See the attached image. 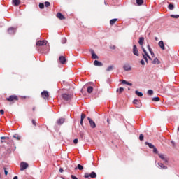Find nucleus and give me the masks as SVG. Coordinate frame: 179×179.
I'll return each instance as SVG.
<instances>
[{
    "instance_id": "nucleus-4",
    "label": "nucleus",
    "mask_w": 179,
    "mask_h": 179,
    "mask_svg": "<svg viewBox=\"0 0 179 179\" xmlns=\"http://www.w3.org/2000/svg\"><path fill=\"white\" fill-rule=\"evenodd\" d=\"M62 97L63 100H65V101H69V100H71L72 99V96H71L70 94H63L62 95Z\"/></svg>"
},
{
    "instance_id": "nucleus-18",
    "label": "nucleus",
    "mask_w": 179,
    "mask_h": 179,
    "mask_svg": "<svg viewBox=\"0 0 179 179\" xmlns=\"http://www.w3.org/2000/svg\"><path fill=\"white\" fill-rule=\"evenodd\" d=\"M85 118H86V115L82 113L81 119H80V125H82V127H83V120H85Z\"/></svg>"
},
{
    "instance_id": "nucleus-33",
    "label": "nucleus",
    "mask_w": 179,
    "mask_h": 179,
    "mask_svg": "<svg viewBox=\"0 0 179 179\" xmlns=\"http://www.w3.org/2000/svg\"><path fill=\"white\" fill-rule=\"evenodd\" d=\"M152 101H160V98L158 96L152 99Z\"/></svg>"
},
{
    "instance_id": "nucleus-21",
    "label": "nucleus",
    "mask_w": 179,
    "mask_h": 179,
    "mask_svg": "<svg viewBox=\"0 0 179 179\" xmlns=\"http://www.w3.org/2000/svg\"><path fill=\"white\" fill-rule=\"evenodd\" d=\"M144 42H145V38L141 37L138 41V43L140 44V45H143Z\"/></svg>"
},
{
    "instance_id": "nucleus-43",
    "label": "nucleus",
    "mask_w": 179,
    "mask_h": 179,
    "mask_svg": "<svg viewBox=\"0 0 179 179\" xmlns=\"http://www.w3.org/2000/svg\"><path fill=\"white\" fill-rule=\"evenodd\" d=\"M32 124H33V125H34V127H37V122H36V120L34 119L32 120Z\"/></svg>"
},
{
    "instance_id": "nucleus-31",
    "label": "nucleus",
    "mask_w": 179,
    "mask_h": 179,
    "mask_svg": "<svg viewBox=\"0 0 179 179\" xmlns=\"http://www.w3.org/2000/svg\"><path fill=\"white\" fill-rule=\"evenodd\" d=\"M117 92L119 93V94H121V93L124 92V87H120L119 89L117 90Z\"/></svg>"
},
{
    "instance_id": "nucleus-20",
    "label": "nucleus",
    "mask_w": 179,
    "mask_h": 179,
    "mask_svg": "<svg viewBox=\"0 0 179 179\" xmlns=\"http://www.w3.org/2000/svg\"><path fill=\"white\" fill-rule=\"evenodd\" d=\"M117 20H118V19H117V18L110 20V26H114V24H115V23L117 22Z\"/></svg>"
},
{
    "instance_id": "nucleus-49",
    "label": "nucleus",
    "mask_w": 179,
    "mask_h": 179,
    "mask_svg": "<svg viewBox=\"0 0 179 179\" xmlns=\"http://www.w3.org/2000/svg\"><path fill=\"white\" fill-rule=\"evenodd\" d=\"M0 114L3 115V114H5V111L3 110H0Z\"/></svg>"
},
{
    "instance_id": "nucleus-63",
    "label": "nucleus",
    "mask_w": 179,
    "mask_h": 179,
    "mask_svg": "<svg viewBox=\"0 0 179 179\" xmlns=\"http://www.w3.org/2000/svg\"><path fill=\"white\" fill-rule=\"evenodd\" d=\"M78 168H75V169L76 170Z\"/></svg>"
},
{
    "instance_id": "nucleus-12",
    "label": "nucleus",
    "mask_w": 179,
    "mask_h": 179,
    "mask_svg": "<svg viewBox=\"0 0 179 179\" xmlns=\"http://www.w3.org/2000/svg\"><path fill=\"white\" fill-rule=\"evenodd\" d=\"M158 156L162 160H164L165 163H169V159L164 157L163 154H158Z\"/></svg>"
},
{
    "instance_id": "nucleus-55",
    "label": "nucleus",
    "mask_w": 179,
    "mask_h": 179,
    "mask_svg": "<svg viewBox=\"0 0 179 179\" xmlns=\"http://www.w3.org/2000/svg\"><path fill=\"white\" fill-rule=\"evenodd\" d=\"M129 86H132V83L127 82V84Z\"/></svg>"
},
{
    "instance_id": "nucleus-45",
    "label": "nucleus",
    "mask_w": 179,
    "mask_h": 179,
    "mask_svg": "<svg viewBox=\"0 0 179 179\" xmlns=\"http://www.w3.org/2000/svg\"><path fill=\"white\" fill-rule=\"evenodd\" d=\"M143 138H144L143 134H140V136H139L140 141H143Z\"/></svg>"
},
{
    "instance_id": "nucleus-58",
    "label": "nucleus",
    "mask_w": 179,
    "mask_h": 179,
    "mask_svg": "<svg viewBox=\"0 0 179 179\" xmlns=\"http://www.w3.org/2000/svg\"><path fill=\"white\" fill-rule=\"evenodd\" d=\"M112 50H115V46H113L110 48Z\"/></svg>"
},
{
    "instance_id": "nucleus-28",
    "label": "nucleus",
    "mask_w": 179,
    "mask_h": 179,
    "mask_svg": "<svg viewBox=\"0 0 179 179\" xmlns=\"http://www.w3.org/2000/svg\"><path fill=\"white\" fill-rule=\"evenodd\" d=\"M158 166L161 168V169H167V166H164V164H163V163H158Z\"/></svg>"
},
{
    "instance_id": "nucleus-39",
    "label": "nucleus",
    "mask_w": 179,
    "mask_h": 179,
    "mask_svg": "<svg viewBox=\"0 0 179 179\" xmlns=\"http://www.w3.org/2000/svg\"><path fill=\"white\" fill-rule=\"evenodd\" d=\"M39 8H40V9H44V3H39Z\"/></svg>"
},
{
    "instance_id": "nucleus-54",
    "label": "nucleus",
    "mask_w": 179,
    "mask_h": 179,
    "mask_svg": "<svg viewBox=\"0 0 179 179\" xmlns=\"http://www.w3.org/2000/svg\"><path fill=\"white\" fill-rule=\"evenodd\" d=\"M65 43H66V38L63 39V44H65Z\"/></svg>"
},
{
    "instance_id": "nucleus-26",
    "label": "nucleus",
    "mask_w": 179,
    "mask_h": 179,
    "mask_svg": "<svg viewBox=\"0 0 179 179\" xmlns=\"http://www.w3.org/2000/svg\"><path fill=\"white\" fill-rule=\"evenodd\" d=\"M136 2L138 6L143 5V0H136Z\"/></svg>"
},
{
    "instance_id": "nucleus-40",
    "label": "nucleus",
    "mask_w": 179,
    "mask_h": 179,
    "mask_svg": "<svg viewBox=\"0 0 179 179\" xmlns=\"http://www.w3.org/2000/svg\"><path fill=\"white\" fill-rule=\"evenodd\" d=\"M171 17H173L174 19H178L179 15H171Z\"/></svg>"
},
{
    "instance_id": "nucleus-13",
    "label": "nucleus",
    "mask_w": 179,
    "mask_h": 179,
    "mask_svg": "<svg viewBox=\"0 0 179 179\" xmlns=\"http://www.w3.org/2000/svg\"><path fill=\"white\" fill-rule=\"evenodd\" d=\"M56 17H57V19H59L60 20H65V17L61 13H57Z\"/></svg>"
},
{
    "instance_id": "nucleus-36",
    "label": "nucleus",
    "mask_w": 179,
    "mask_h": 179,
    "mask_svg": "<svg viewBox=\"0 0 179 179\" xmlns=\"http://www.w3.org/2000/svg\"><path fill=\"white\" fill-rule=\"evenodd\" d=\"M152 149H153V153H155L156 155L159 153V151H157V148H156V147H154Z\"/></svg>"
},
{
    "instance_id": "nucleus-56",
    "label": "nucleus",
    "mask_w": 179,
    "mask_h": 179,
    "mask_svg": "<svg viewBox=\"0 0 179 179\" xmlns=\"http://www.w3.org/2000/svg\"><path fill=\"white\" fill-rule=\"evenodd\" d=\"M171 143H172L173 146H176V143H174V141H171Z\"/></svg>"
},
{
    "instance_id": "nucleus-3",
    "label": "nucleus",
    "mask_w": 179,
    "mask_h": 179,
    "mask_svg": "<svg viewBox=\"0 0 179 179\" xmlns=\"http://www.w3.org/2000/svg\"><path fill=\"white\" fill-rule=\"evenodd\" d=\"M41 96L44 100H48L50 97V94H48V91H43L41 92Z\"/></svg>"
},
{
    "instance_id": "nucleus-24",
    "label": "nucleus",
    "mask_w": 179,
    "mask_h": 179,
    "mask_svg": "<svg viewBox=\"0 0 179 179\" xmlns=\"http://www.w3.org/2000/svg\"><path fill=\"white\" fill-rule=\"evenodd\" d=\"M152 64H155V65H159V64H160V61L159 60V59H157V57H156L152 61Z\"/></svg>"
},
{
    "instance_id": "nucleus-27",
    "label": "nucleus",
    "mask_w": 179,
    "mask_h": 179,
    "mask_svg": "<svg viewBox=\"0 0 179 179\" xmlns=\"http://www.w3.org/2000/svg\"><path fill=\"white\" fill-rule=\"evenodd\" d=\"M135 94L138 96V97H142V96H143V94H142V92H140L138 90H136L135 91Z\"/></svg>"
},
{
    "instance_id": "nucleus-35",
    "label": "nucleus",
    "mask_w": 179,
    "mask_h": 179,
    "mask_svg": "<svg viewBox=\"0 0 179 179\" xmlns=\"http://www.w3.org/2000/svg\"><path fill=\"white\" fill-rule=\"evenodd\" d=\"M143 57L145 59V62L148 64V56H146V55L143 54Z\"/></svg>"
},
{
    "instance_id": "nucleus-44",
    "label": "nucleus",
    "mask_w": 179,
    "mask_h": 179,
    "mask_svg": "<svg viewBox=\"0 0 179 179\" xmlns=\"http://www.w3.org/2000/svg\"><path fill=\"white\" fill-rule=\"evenodd\" d=\"M13 138H15V139H17V141H20V136L14 135Z\"/></svg>"
},
{
    "instance_id": "nucleus-2",
    "label": "nucleus",
    "mask_w": 179,
    "mask_h": 179,
    "mask_svg": "<svg viewBox=\"0 0 179 179\" xmlns=\"http://www.w3.org/2000/svg\"><path fill=\"white\" fill-rule=\"evenodd\" d=\"M7 101H17L19 100V97L16 95H11L8 98L6 99Z\"/></svg>"
},
{
    "instance_id": "nucleus-51",
    "label": "nucleus",
    "mask_w": 179,
    "mask_h": 179,
    "mask_svg": "<svg viewBox=\"0 0 179 179\" xmlns=\"http://www.w3.org/2000/svg\"><path fill=\"white\" fill-rule=\"evenodd\" d=\"M1 139H8V140H9V137L2 136V137H1Z\"/></svg>"
},
{
    "instance_id": "nucleus-52",
    "label": "nucleus",
    "mask_w": 179,
    "mask_h": 179,
    "mask_svg": "<svg viewBox=\"0 0 179 179\" xmlns=\"http://www.w3.org/2000/svg\"><path fill=\"white\" fill-rule=\"evenodd\" d=\"M152 57H155V52H153V50H151V52H150Z\"/></svg>"
},
{
    "instance_id": "nucleus-61",
    "label": "nucleus",
    "mask_w": 179,
    "mask_h": 179,
    "mask_svg": "<svg viewBox=\"0 0 179 179\" xmlns=\"http://www.w3.org/2000/svg\"><path fill=\"white\" fill-rule=\"evenodd\" d=\"M32 110H33V111H36V108L34 107Z\"/></svg>"
},
{
    "instance_id": "nucleus-1",
    "label": "nucleus",
    "mask_w": 179,
    "mask_h": 179,
    "mask_svg": "<svg viewBox=\"0 0 179 179\" xmlns=\"http://www.w3.org/2000/svg\"><path fill=\"white\" fill-rule=\"evenodd\" d=\"M84 177L85 178H89V177L91 178H96V177H97V174H96V172L92 171L91 173H85Z\"/></svg>"
},
{
    "instance_id": "nucleus-48",
    "label": "nucleus",
    "mask_w": 179,
    "mask_h": 179,
    "mask_svg": "<svg viewBox=\"0 0 179 179\" xmlns=\"http://www.w3.org/2000/svg\"><path fill=\"white\" fill-rule=\"evenodd\" d=\"M140 64H141V65H145V61L143 59L141 60Z\"/></svg>"
},
{
    "instance_id": "nucleus-59",
    "label": "nucleus",
    "mask_w": 179,
    "mask_h": 179,
    "mask_svg": "<svg viewBox=\"0 0 179 179\" xmlns=\"http://www.w3.org/2000/svg\"><path fill=\"white\" fill-rule=\"evenodd\" d=\"M107 122H108V124H110V119H107Z\"/></svg>"
},
{
    "instance_id": "nucleus-64",
    "label": "nucleus",
    "mask_w": 179,
    "mask_h": 179,
    "mask_svg": "<svg viewBox=\"0 0 179 179\" xmlns=\"http://www.w3.org/2000/svg\"><path fill=\"white\" fill-rule=\"evenodd\" d=\"M0 178H1V173H0Z\"/></svg>"
},
{
    "instance_id": "nucleus-11",
    "label": "nucleus",
    "mask_w": 179,
    "mask_h": 179,
    "mask_svg": "<svg viewBox=\"0 0 179 179\" xmlns=\"http://www.w3.org/2000/svg\"><path fill=\"white\" fill-rule=\"evenodd\" d=\"M87 120L90 122L91 128H96V123L94 122V121H93V120H92V118L90 117H87Z\"/></svg>"
},
{
    "instance_id": "nucleus-62",
    "label": "nucleus",
    "mask_w": 179,
    "mask_h": 179,
    "mask_svg": "<svg viewBox=\"0 0 179 179\" xmlns=\"http://www.w3.org/2000/svg\"><path fill=\"white\" fill-rule=\"evenodd\" d=\"M13 179H18L17 176H15Z\"/></svg>"
},
{
    "instance_id": "nucleus-10",
    "label": "nucleus",
    "mask_w": 179,
    "mask_h": 179,
    "mask_svg": "<svg viewBox=\"0 0 179 179\" xmlns=\"http://www.w3.org/2000/svg\"><path fill=\"white\" fill-rule=\"evenodd\" d=\"M133 54L136 55V57H139V52L138 51V48L136 45L133 46Z\"/></svg>"
},
{
    "instance_id": "nucleus-9",
    "label": "nucleus",
    "mask_w": 179,
    "mask_h": 179,
    "mask_svg": "<svg viewBox=\"0 0 179 179\" xmlns=\"http://www.w3.org/2000/svg\"><path fill=\"white\" fill-rule=\"evenodd\" d=\"M36 45L38 46H43V45H47V41H38L36 42Z\"/></svg>"
},
{
    "instance_id": "nucleus-41",
    "label": "nucleus",
    "mask_w": 179,
    "mask_h": 179,
    "mask_svg": "<svg viewBox=\"0 0 179 179\" xmlns=\"http://www.w3.org/2000/svg\"><path fill=\"white\" fill-rule=\"evenodd\" d=\"M77 168L78 169V170H82L83 169V166H82V165H80V164H78L77 165Z\"/></svg>"
},
{
    "instance_id": "nucleus-7",
    "label": "nucleus",
    "mask_w": 179,
    "mask_h": 179,
    "mask_svg": "<svg viewBox=\"0 0 179 179\" xmlns=\"http://www.w3.org/2000/svg\"><path fill=\"white\" fill-rule=\"evenodd\" d=\"M8 34H11V35L15 34V33H16V28L12 27L8 28Z\"/></svg>"
},
{
    "instance_id": "nucleus-8",
    "label": "nucleus",
    "mask_w": 179,
    "mask_h": 179,
    "mask_svg": "<svg viewBox=\"0 0 179 179\" xmlns=\"http://www.w3.org/2000/svg\"><path fill=\"white\" fill-rule=\"evenodd\" d=\"M59 61L60 64L62 65H64V64H66V58L64 56H60L59 58Z\"/></svg>"
},
{
    "instance_id": "nucleus-22",
    "label": "nucleus",
    "mask_w": 179,
    "mask_h": 179,
    "mask_svg": "<svg viewBox=\"0 0 179 179\" xmlns=\"http://www.w3.org/2000/svg\"><path fill=\"white\" fill-rule=\"evenodd\" d=\"M142 50L145 54V55H146V57L150 59V61H152V57H150V56H149V54H148V52L146 51L145 49H144V48H142Z\"/></svg>"
},
{
    "instance_id": "nucleus-38",
    "label": "nucleus",
    "mask_w": 179,
    "mask_h": 179,
    "mask_svg": "<svg viewBox=\"0 0 179 179\" xmlns=\"http://www.w3.org/2000/svg\"><path fill=\"white\" fill-rule=\"evenodd\" d=\"M50 5H51V3L48 1H45V8H48V6H50Z\"/></svg>"
},
{
    "instance_id": "nucleus-53",
    "label": "nucleus",
    "mask_w": 179,
    "mask_h": 179,
    "mask_svg": "<svg viewBox=\"0 0 179 179\" xmlns=\"http://www.w3.org/2000/svg\"><path fill=\"white\" fill-rule=\"evenodd\" d=\"M59 173H64V169L60 168L59 169Z\"/></svg>"
},
{
    "instance_id": "nucleus-15",
    "label": "nucleus",
    "mask_w": 179,
    "mask_h": 179,
    "mask_svg": "<svg viewBox=\"0 0 179 179\" xmlns=\"http://www.w3.org/2000/svg\"><path fill=\"white\" fill-rule=\"evenodd\" d=\"M158 45H159L161 50H166V48L164 47V42H163V41H160L158 43Z\"/></svg>"
},
{
    "instance_id": "nucleus-5",
    "label": "nucleus",
    "mask_w": 179,
    "mask_h": 179,
    "mask_svg": "<svg viewBox=\"0 0 179 179\" xmlns=\"http://www.w3.org/2000/svg\"><path fill=\"white\" fill-rule=\"evenodd\" d=\"M133 104H134V106L137 108H140V107H142V103H141V101L138 99H134L133 101Z\"/></svg>"
},
{
    "instance_id": "nucleus-47",
    "label": "nucleus",
    "mask_w": 179,
    "mask_h": 179,
    "mask_svg": "<svg viewBox=\"0 0 179 179\" xmlns=\"http://www.w3.org/2000/svg\"><path fill=\"white\" fill-rule=\"evenodd\" d=\"M78 142H79V141L78 140V138H76V139L73 140V143H74L75 145L78 144Z\"/></svg>"
},
{
    "instance_id": "nucleus-30",
    "label": "nucleus",
    "mask_w": 179,
    "mask_h": 179,
    "mask_svg": "<svg viewBox=\"0 0 179 179\" xmlns=\"http://www.w3.org/2000/svg\"><path fill=\"white\" fill-rule=\"evenodd\" d=\"M114 69V66H109L107 69L106 71L107 72H110V71H113Z\"/></svg>"
},
{
    "instance_id": "nucleus-19",
    "label": "nucleus",
    "mask_w": 179,
    "mask_h": 179,
    "mask_svg": "<svg viewBox=\"0 0 179 179\" xmlns=\"http://www.w3.org/2000/svg\"><path fill=\"white\" fill-rule=\"evenodd\" d=\"M14 6H19L20 5V0H13Z\"/></svg>"
},
{
    "instance_id": "nucleus-37",
    "label": "nucleus",
    "mask_w": 179,
    "mask_h": 179,
    "mask_svg": "<svg viewBox=\"0 0 179 179\" xmlns=\"http://www.w3.org/2000/svg\"><path fill=\"white\" fill-rule=\"evenodd\" d=\"M148 94H149V96L153 95V91L152 90H149L148 91Z\"/></svg>"
},
{
    "instance_id": "nucleus-42",
    "label": "nucleus",
    "mask_w": 179,
    "mask_h": 179,
    "mask_svg": "<svg viewBox=\"0 0 179 179\" xmlns=\"http://www.w3.org/2000/svg\"><path fill=\"white\" fill-rule=\"evenodd\" d=\"M147 48H148V51L150 52H152V51H153V50H152V48H150V45H147Z\"/></svg>"
},
{
    "instance_id": "nucleus-60",
    "label": "nucleus",
    "mask_w": 179,
    "mask_h": 179,
    "mask_svg": "<svg viewBox=\"0 0 179 179\" xmlns=\"http://www.w3.org/2000/svg\"><path fill=\"white\" fill-rule=\"evenodd\" d=\"M42 52H45V53L48 52V50L43 51Z\"/></svg>"
},
{
    "instance_id": "nucleus-29",
    "label": "nucleus",
    "mask_w": 179,
    "mask_h": 179,
    "mask_svg": "<svg viewBox=\"0 0 179 179\" xmlns=\"http://www.w3.org/2000/svg\"><path fill=\"white\" fill-rule=\"evenodd\" d=\"M87 93H92L93 92V87L90 86L87 87Z\"/></svg>"
},
{
    "instance_id": "nucleus-14",
    "label": "nucleus",
    "mask_w": 179,
    "mask_h": 179,
    "mask_svg": "<svg viewBox=\"0 0 179 179\" xmlns=\"http://www.w3.org/2000/svg\"><path fill=\"white\" fill-rule=\"evenodd\" d=\"M91 54H92V59H99V56H97V55H96V53H94V50H92Z\"/></svg>"
},
{
    "instance_id": "nucleus-23",
    "label": "nucleus",
    "mask_w": 179,
    "mask_h": 179,
    "mask_svg": "<svg viewBox=\"0 0 179 179\" xmlns=\"http://www.w3.org/2000/svg\"><path fill=\"white\" fill-rule=\"evenodd\" d=\"M123 69H124V71H131V66H129V64H125L123 66Z\"/></svg>"
},
{
    "instance_id": "nucleus-46",
    "label": "nucleus",
    "mask_w": 179,
    "mask_h": 179,
    "mask_svg": "<svg viewBox=\"0 0 179 179\" xmlns=\"http://www.w3.org/2000/svg\"><path fill=\"white\" fill-rule=\"evenodd\" d=\"M122 85H127L128 81H127V80H123L122 81Z\"/></svg>"
},
{
    "instance_id": "nucleus-25",
    "label": "nucleus",
    "mask_w": 179,
    "mask_h": 179,
    "mask_svg": "<svg viewBox=\"0 0 179 179\" xmlns=\"http://www.w3.org/2000/svg\"><path fill=\"white\" fill-rule=\"evenodd\" d=\"M145 145H147V146H148L150 149H153V148H155L153 144L148 142H145Z\"/></svg>"
},
{
    "instance_id": "nucleus-32",
    "label": "nucleus",
    "mask_w": 179,
    "mask_h": 179,
    "mask_svg": "<svg viewBox=\"0 0 179 179\" xmlns=\"http://www.w3.org/2000/svg\"><path fill=\"white\" fill-rule=\"evenodd\" d=\"M168 8H169V9L170 10H173L174 9V5L170 3V4L169 5Z\"/></svg>"
},
{
    "instance_id": "nucleus-57",
    "label": "nucleus",
    "mask_w": 179,
    "mask_h": 179,
    "mask_svg": "<svg viewBox=\"0 0 179 179\" xmlns=\"http://www.w3.org/2000/svg\"><path fill=\"white\" fill-rule=\"evenodd\" d=\"M155 41H159V38L155 37Z\"/></svg>"
},
{
    "instance_id": "nucleus-6",
    "label": "nucleus",
    "mask_w": 179,
    "mask_h": 179,
    "mask_svg": "<svg viewBox=\"0 0 179 179\" xmlns=\"http://www.w3.org/2000/svg\"><path fill=\"white\" fill-rule=\"evenodd\" d=\"M27 167H29V164L26 163V162H21L20 164V171H23V170H26V169H27Z\"/></svg>"
},
{
    "instance_id": "nucleus-17",
    "label": "nucleus",
    "mask_w": 179,
    "mask_h": 179,
    "mask_svg": "<svg viewBox=\"0 0 179 179\" xmlns=\"http://www.w3.org/2000/svg\"><path fill=\"white\" fill-rule=\"evenodd\" d=\"M64 122H65V118H60L59 120H57V125H62V124H64Z\"/></svg>"
},
{
    "instance_id": "nucleus-16",
    "label": "nucleus",
    "mask_w": 179,
    "mask_h": 179,
    "mask_svg": "<svg viewBox=\"0 0 179 179\" xmlns=\"http://www.w3.org/2000/svg\"><path fill=\"white\" fill-rule=\"evenodd\" d=\"M94 65L95 66H103V63H101V62H99V60H95L94 62Z\"/></svg>"
},
{
    "instance_id": "nucleus-50",
    "label": "nucleus",
    "mask_w": 179,
    "mask_h": 179,
    "mask_svg": "<svg viewBox=\"0 0 179 179\" xmlns=\"http://www.w3.org/2000/svg\"><path fill=\"white\" fill-rule=\"evenodd\" d=\"M4 173L5 176H8V171L6 170V168H4Z\"/></svg>"
},
{
    "instance_id": "nucleus-34",
    "label": "nucleus",
    "mask_w": 179,
    "mask_h": 179,
    "mask_svg": "<svg viewBox=\"0 0 179 179\" xmlns=\"http://www.w3.org/2000/svg\"><path fill=\"white\" fill-rule=\"evenodd\" d=\"M80 136L81 139H83V138H85V132L80 131Z\"/></svg>"
}]
</instances>
